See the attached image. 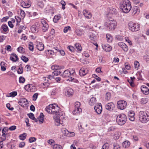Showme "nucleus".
Returning a JSON list of instances; mask_svg holds the SVG:
<instances>
[{"instance_id":"21","label":"nucleus","mask_w":149,"mask_h":149,"mask_svg":"<svg viewBox=\"0 0 149 149\" xmlns=\"http://www.w3.org/2000/svg\"><path fill=\"white\" fill-rule=\"evenodd\" d=\"M103 49L106 52L110 51L112 49V47L109 45L107 44L103 45H102Z\"/></svg>"},{"instance_id":"9","label":"nucleus","mask_w":149,"mask_h":149,"mask_svg":"<svg viewBox=\"0 0 149 149\" xmlns=\"http://www.w3.org/2000/svg\"><path fill=\"white\" fill-rule=\"evenodd\" d=\"M31 29L32 32L37 33L40 31V24L37 22H36L31 26Z\"/></svg>"},{"instance_id":"48","label":"nucleus","mask_w":149,"mask_h":149,"mask_svg":"<svg viewBox=\"0 0 149 149\" xmlns=\"http://www.w3.org/2000/svg\"><path fill=\"white\" fill-rule=\"evenodd\" d=\"M26 134L24 133L19 136V139L22 140H24L26 138Z\"/></svg>"},{"instance_id":"13","label":"nucleus","mask_w":149,"mask_h":149,"mask_svg":"<svg viewBox=\"0 0 149 149\" xmlns=\"http://www.w3.org/2000/svg\"><path fill=\"white\" fill-rule=\"evenodd\" d=\"M18 104L23 107H26L28 106V101L25 98H21L18 102Z\"/></svg>"},{"instance_id":"15","label":"nucleus","mask_w":149,"mask_h":149,"mask_svg":"<svg viewBox=\"0 0 149 149\" xmlns=\"http://www.w3.org/2000/svg\"><path fill=\"white\" fill-rule=\"evenodd\" d=\"M95 112L98 114H100L102 111V107L101 103H99L96 105L94 107Z\"/></svg>"},{"instance_id":"11","label":"nucleus","mask_w":149,"mask_h":149,"mask_svg":"<svg viewBox=\"0 0 149 149\" xmlns=\"http://www.w3.org/2000/svg\"><path fill=\"white\" fill-rule=\"evenodd\" d=\"M24 89L29 92H35L36 90V88L35 86L32 84H29L25 85Z\"/></svg>"},{"instance_id":"63","label":"nucleus","mask_w":149,"mask_h":149,"mask_svg":"<svg viewBox=\"0 0 149 149\" xmlns=\"http://www.w3.org/2000/svg\"><path fill=\"white\" fill-rule=\"evenodd\" d=\"M25 81L24 78L22 77H20L19 79V82L20 83H23Z\"/></svg>"},{"instance_id":"42","label":"nucleus","mask_w":149,"mask_h":149,"mask_svg":"<svg viewBox=\"0 0 149 149\" xmlns=\"http://www.w3.org/2000/svg\"><path fill=\"white\" fill-rule=\"evenodd\" d=\"M61 18V16L60 15H56L53 19V21L56 23Z\"/></svg>"},{"instance_id":"41","label":"nucleus","mask_w":149,"mask_h":149,"mask_svg":"<svg viewBox=\"0 0 149 149\" xmlns=\"http://www.w3.org/2000/svg\"><path fill=\"white\" fill-rule=\"evenodd\" d=\"M75 45L77 50L79 52H81L82 49V48L81 45L79 43H76L75 44Z\"/></svg>"},{"instance_id":"56","label":"nucleus","mask_w":149,"mask_h":149,"mask_svg":"<svg viewBox=\"0 0 149 149\" xmlns=\"http://www.w3.org/2000/svg\"><path fill=\"white\" fill-rule=\"evenodd\" d=\"M111 94L109 92L107 93L106 94V99L107 101L109 100L111 98Z\"/></svg>"},{"instance_id":"1","label":"nucleus","mask_w":149,"mask_h":149,"mask_svg":"<svg viewBox=\"0 0 149 149\" xmlns=\"http://www.w3.org/2000/svg\"><path fill=\"white\" fill-rule=\"evenodd\" d=\"M120 5V9L125 13H128L132 8L131 2L129 0H123Z\"/></svg>"},{"instance_id":"22","label":"nucleus","mask_w":149,"mask_h":149,"mask_svg":"<svg viewBox=\"0 0 149 149\" xmlns=\"http://www.w3.org/2000/svg\"><path fill=\"white\" fill-rule=\"evenodd\" d=\"M132 15H134L138 14L140 12L139 8L137 6H134L132 8Z\"/></svg>"},{"instance_id":"10","label":"nucleus","mask_w":149,"mask_h":149,"mask_svg":"<svg viewBox=\"0 0 149 149\" xmlns=\"http://www.w3.org/2000/svg\"><path fill=\"white\" fill-rule=\"evenodd\" d=\"M69 70L70 72V77L67 79V81H73L74 82L77 83L78 82L77 80L73 77V76L76 75L75 70H74L70 69Z\"/></svg>"},{"instance_id":"27","label":"nucleus","mask_w":149,"mask_h":149,"mask_svg":"<svg viewBox=\"0 0 149 149\" xmlns=\"http://www.w3.org/2000/svg\"><path fill=\"white\" fill-rule=\"evenodd\" d=\"M89 37L92 41H95L97 39L96 35L93 33H90Z\"/></svg>"},{"instance_id":"55","label":"nucleus","mask_w":149,"mask_h":149,"mask_svg":"<svg viewBox=\"0 0 149 149\" xmlns=\"http://www.w3.org/2000/svg\"><path fill=\"white\" fill-rule=\"evenodd\" d=\"M81 105V104L80 102L78 101L74 103L75 108L77 109L81 108L80 107Z\"/></svg>"},{"instance_id":"51","label":"nucleus","mask_w":149,"mask_h":149,"mask_svg":"<svg viewBox=\"0 0 149 149\" xmlns=\"http://www.w3.org/2000/svg\"><path fill=\"white\" fill-rule=\"evenodd\" d=\"M144 60L148 63H149V55L146 54L143 56Z\"/></svg>"},{"instance_id":"61","label":"nucleus","mask_w":149,"mask_h":149,"mask_svg":"<svg viewBox=\"0 0 149 149\" xmlns=\"http://www.w3.org/2000/svg\"><path fill=\"white\" fill-rule=\"evenodd\" d=\"M27 115L32 120H33V119H35V118L34 117V115L33 113H28Z\"/></svg>"},{"instance_id":"30","label":"nucleus","mask_w":149,"mask_h":149,"mask_svg":"<svg viewBox=\"0 0 149 149\" xmlns=\"http://www.w3.org/2000/svg\"><path fill=\"white\" fill-rule=\"evenodd\" d=\"M62 77L63 78H70V72L68 70H65L63 74L62 75Z\"/></svg>"},{"instance_id":"5","label":"nucleus","mask_w":149,"mask_h":149,"mask_svg":"<svg viewBox=\"0 0 149 149\" xmlns=\"http://www.w3.org/2000/svg\"><path fill=\"white\" fill-rule=\"evenodd\" d=\"M116 121L118 125H122L125 123L127 121L126 116L123 113L120 114L117 116Z\"/></svg>"},{"instance_id":"49","label":"nucleus","mask_w":149,"mask_h":149,"mask_svg":"<svg viewBox=\"0 0 149 149\" xmlns=\"http://www.w3.org/2000/svg\"><path fill=\"white\" fill-rule=\"evenodd\" d=\"M37 5L41 8H42L44 7V4L42 0H39L37 3Z\"/></svg>"},{"instance_id":"39","label":"nucleus","mask_w":149,"mask_h":149,"mask_svg":"<svg viewBox=\"0 0 149 149\" xmlns=\"http://www.w3.org/2000/svg\"><path fill=\"white\" fill-rule=\"evenodd\" d=\"M148 100L146 98H143L141 100L140 103L142 104H145L148 102Z\"/></svg>"},{"instance_id":"19","label":"nucleus","mask_w":149,"mask_h":149,"mask_svg":"<svg viewBox=\"0 0 149 149\" xmlns=\"http://www.w3.org/2000/svg\"><path fill=\"white\" fill-rule=\"evenodd\" d=\"M73 89L70 88H68L66 89L65 95L68 97H70L73 95Z\"/></svg>"},{"instance_id":"12","label":"nucleus","mask_w":149,"mask_h":149,"mask_svg":"<svg viewBox=\"0 0 149 149\" xmlns=\"http://www.w3.org/2000/svg\"><path fill=\"white\" fill-rule=\"evenodd\" d=\"M117 12L114 8H109L108 10V15L109 17L113 16L117 14Z\"/></svg>"},{"instance_id":"40","label":"nucleus","mask_w":149,"mask_h":149,"mask_svg":"<svg viewBox=\"0 0 149 149\" xmlns=\"http://www.w3.org/2000/svg\"><path fill=\"white\" fill-rule=\"evenodd\" d=\"M75 33L76 35L79 36H81L84 34L82 30L77 29L75 31Z\"/></svg>"},{"instance_id":"17","label":"nucleus","mask_w":149,"mask_h":149,"mask_svg":"<svg viewBox=\"0 0 149 149\" xmlns=\"http://www.w3.org/2000/svg\"><path fill=\"white\" fill-rule=\"evenodd\" d=\"M142 92L145 95H148L149 94V89L148 88L145 86H142L141 87Z\"/></svg>"},{"instance_id":"44","label":"nucleus","mask_w":149,"mask_h":149,"mask_svg":"<svg viewBox=\"0 0 149 149\" xmlns=\"http://www.w3.org/2000/svg\"><path fill=\"white\" fill-rule=\"evenodd\" d=\"M58 113H59L58 114V113H56V116H59V117H60V118H61V119L63 118L65 116V113L63 112H59Z\"/></svg>"},{"instance_id":"14","label":"nucleus","mask_w":149,"mask_h":149,"mask_svg":"<svg viewBox=\"0 0 149 149\" xmlns=\"http://www.w3.org/2000/svg\"><path fill=\"white\" fill-rule=\"evenodd\" d=\"M31 4V2L29 0L22 1L21 2V6L24 8H28L30 7Z\"/></svg>"},{"instance_id":"53","label":"nucleus","mask_w":149,"mask_h":149,"mask_svg":"<svg viewBox=\"0 0 149 149\" xmlns=\"http://www.w3.org/2000/svg\"><path fill=\"white\" fill-rule=\"evenodd\" d=\"M134 66L135 69H136V70H138L139 66V62L137 61H135L134 63Z\"/></svg>"},{"instance_id":"34","label":"nucleus","mask_w":149,"mask_h":149,"mask_svg":"<svg viewBox=\"0 0 149 149\" xmlns=\"http://www.w3.org/2000/svg\"><path fill=\"white\" fill-rule=\"evenodd\" d=\"M130 145V142L128 141H126L122 143V146L123 148H128Z\"/></svg>"},{"instance_id":"26","label":"nucleus","mask_w":149,"mask_h":149,"mask_svg":"<svg viewBox=\"0 0 149 149\" xmlns=\"http://www.w3.org/2000/svg\"><path fill=\"white\" fill-rule=\"evenodd\" d=\"M37 48L40 51H42L44 50V45L41 42H38L36 45Z\"/></svg>"},{"instance_id":"23","label":"nucleus","mask_w":149,"mask_h":149,"mask_svg":"<svg viewBox=\"0 0 149 149\" xmlns=\"http://www.w3.org/2000/svg\"><path fill=\"white\" fill-rule=\"evenodd\" d=\"M54 119L55 120V125L58 126L61 124L60 120L61 118L59 116H56L55 115L54 116Z\"/></svg>"},{"instance_id":"28","label":"nucleus","mask_w":149,"mask_h":149,"mask_svg":"<svg viewBox=\"0 0 149 149\" xmlns=\"http://www.w3.org/2000/svg\"><path fill=\"white\" fill-rule=\"evenodd\" d=\"M63 68V66H59L57 65H54L52 66L51 67V69L54 70L56 71L59 70H60Z\"/></svg>"},{"instance_id":"37","label":"nucleus","mask_w":149,"mask_h":149,"mask_svg":"<svg viewBox=\"0 0 149 149\" xmlns=\"http://www.w3.org/2000/svg\"><path fill=\"white\" fill-rule=\"evenodd\" d=\"M1 29L5 32H6L8 31V26L6 24L2 25L1 26Z\"/></svg>"},{"instance_id":"16","label":"nucleus","mask_w":149,"mask_h":149,"mask_svg":"<svg viewBox=\"0 0 149 149\" xmlns=\"http://www.w3.org/2000/svg\"><path fill=\"white\" fill-rule=\"evenodd\" d=\"M118 45L124 52H127L128 51V47L125 43L122 42H119L118 43Z\"/></svg>"},{"instance_id":"29","label":"nucleus","mask_w":149,"mask_h":149,"mask_svg":"<svg viewBox=\"0 0 149 149\" xmlns=\"http://www.w3.org/2000/svg\"><path fill=\"white\" fill-rule=\"evenodd\" d=\"M46 11L48 13L53 14L55 11V9L53 7L48 6L46 8Z\"/></svg>"},{"instance_id":"43","label":"nucleus","mask_w":149,"mask_h":149,"mask_svg":"<svg viewBox=\"0 0 149 149\" xmlns=\"http://www.w3.org/2000/svg\"><path fill=\"white\" fill-rule=\"evenodd\" d=\"M6 63L4 62H1V69L2 71H4L6 70V68L5 66Z\"/></svg>"},{"instance_id":"54","label":"nucleus","mask_w":149,"mask_h":149,"mask_svg":"<svg viewBox=\"0 0 149 149\" xmlns=\"http://www.w3.org/2000/svg\"><path fill=\"white\" fill-rule=\"evenodd\" d=\"M29 49L33 51V50L34 47L33 43L31 42H30L29 45Z\"/></svg>"},{"instance_id":"64","label":"nucleus","mask_w":149,"mask_h":149,"mask_svg":"<svg viewBox=\"0 0 149 149\" xmlns=\"http://www.w3.org/2000/svg\"><path fill=\"white\" fill-rule=\"evenodd\" d=\"M114 149H120V145L117 144H113Z\"/></svg>"},{"instance_id":"59","label":"nucleus","mask_w":149,"mask_h":149,"mask_svg":"<svg viewBox=\"0 0 149 149\" xmlns=\"http://www.w3.org/2000/svg\"><path fill=\"white\" fill-rule=\"evenodd\" d=\"M20 12L21 18L22 19L24 18L25 16V13L24 11L22 9H20Z\"/></svg>"},{"instance_id":"2","label":"nucleus","mask_w":149,"mask_h":149,"mask_svg":"<svg viewBox=\"0 0 149 149\" xmlns=\"http://www.w3.org/2000/svg\"><path fill=\"white\" fill-rule=\"evenodd\" d=\"M59 107L56 104H51L46 107V111L48 113L52 114L58 113L59 111Z\"/></svg>"},{"instance_id":"4","label":"nucleus","mask_w":149,"mask_h":149,"mask_svg":"<svg viewBox=\"0 0 149 149\" xmlns=\"http://www.w3.org/2000/svg\"><path fill=\"white\" fill-rule=\"evenodd\" d=\"M139 119L142 123H146L149 121V115L147 111H141L139 113Z\"/></svg>"},{"instance_id":"47","label":"nucleus","mask_w":149,"mask_h":149,"mask_svg":"<svg viewBox=\"0 0 149 149\" xmlns=\"http://www.w3.org/2000/svg\"><path fill=\"white\" fill-rule=\"evenodd\" d=\"M61 131L65 136H66L68 133V131L65 128H63L61 129Z\"/></svg>"},{"instance_id":"60","label":"nucleus","mask_w":149,"mask_h":149,"mask_svg":"<svg viewBox=\"0 0 149 149\" xmlns=\"http://www.w3.org/2000/svg\"><path fill=\"white\" fill-rule=\"evenodd\" d=\"M23 68L22 66H20L17 71V73L18 74H21L23 73Z\"/></svg>"},{"instance_id":"57","label":"nucleus","mask_w":149,"mask_h":149,"mask_svg":"<svg viewBox=\"0 0 149 149\" xmlns=\"http://www.w3.org/2000/svg\"><path fill=\"white\" fill-rule=\"evenodd\" d=\"M61 73V72L59 70L54 71L52 72V74L53 75L56 76L60 74Z\"/></svg>"},{"instance_id":"6","label":"nucleus","mask_w":149,"mask_h":149,"mask_svg":"<svg viewBox=\"0 0 149 149\" xmlns=\"http://www.w3.org/2000/svg\"><path fill=\"white\" fill-rule=\"evenodd\" d=\"M128 26L129 29L132 32L137 31L140 29V26L139 24L132 22L128 23Z\"/></svg>"},{"instance_id":"20","label":"nucleus","mask_w":149,"mask_h":149,"mask_svg":"<svg viewBox=\"0 0 149 149\" xmlns=\"http://www.w3.org/2000/svg\"><path fill=\"white\" fill-rule=\"evenodd\" d=\"M83 13L84 16L87 19H90L92 17L91 13L86 10H84L83 11Z\"/></svg>"},{"instance_id":"58","label":"nucleus","mask_w":149,"mask_h":149,"mask_svg":"<svg viewBox=\"0 0 149 149\" xmlns=\"http://www.w3.org/2000/svg\"><path fill=\"white\" fill-rule=\"evenodd\" d=\"M109 146V144L106 143L103 145L102 149H108Z\"/></svg>"},{"instance_id":"7","label":"nucleus","mask_w":149,"mask_h":149,"mask_svg":"<svg viewBox=\"0 0 149 149\" xmlns=\"http://www.w3.org/2000/svg\"><path fill=\"white\" fill-rule=\"evenodd\" d=\"M41 29L42 31L45 32L47 31L49 28V25L45 19H41L40 20Z\"/></svg>"},{"instance_id":"45","label":"nucleus","mask_w":149,"mask_h":149,"mask_svg":"<svg viewBox=\"0 0 149 149\" xmlns=\"http://www.w3.org/2000/svg\"><path fill=\"white\" fill-rule=\"evenodd\" d=\"M53 149H62V146L60 145L54 144L53 146Z\"/></svg>"},{"instance_id":"25","label":"nucleus","mask_w":149,"mask_h":149,"mask_svg":"<svg viewBox=\"0 0 149 149\" xmlns=\"http://www.w3.org/2000/svg\"><path fill=\"white\" fill-rule=\"evenodd\" d=\"M10 59L13 62H16L18 60L17 56L15 53L11 54Z\"/></svg>"},{"instance_id":"50","label":"nucleus","mask_w":149,"mask_h":149,"mask_svg":"<svg viewBox=\"0 0 149 149\" xmlns=\"http://www.w3.org/2000/svg\"><path fill=\"white\" fill-rule=\"evenodd\" d=\"M17 94V93L16 91H13L9 94L8 97H14Z\"/></svg>"},{"instance_id":"8","label":"nucleus","mask_w":149,"mask_h":149,"mask_svg":"<svg viewBox=\"0 0 149 149\" xmlns=\"http://www.w3.org/2000/svg\"><path fill=\"white\" fill-rule=\"evenodd\" d=\"M127 105V102L123 100H120L117 102V107L120 110H122L125 109L126 108Z\"/></svg>"},{"instance_id":"46","label":"nucleus","mask_w":149,"mask_h":149,"mask_svg":"<svg viewBox=\"0 0 149 149\" xmlns=\"http://www.w3.org/2000/svg\"><path fill=\"white\" fill-rule=\"evenodd\" d=\"M17 51L21 53H24L25 51V49L21 47H19L17 49Z\"/></svg>"},{"instance_id":"35","label":"nucleus","mask_w":149,"mask_h":149,"mask_svg":"<svg viewBox=\"0 0 149 149\" xmlns=\"http://www.w3.org/2000/svg\"><path fill=\"white\" fill-rule=\"evenodd\" d=\"M96 101V98L93 97L90 99L89 103L90 105L93 106L95 104Z\"/></svg>"},{"instance_id":"52","label":"nucleus","mask_w":149,"mask_h":149,"mask_svg":"<svg viewBox=\"0 0 149 149\" xmlns=\"http://www.w3.org/2000/svg\"><path fill=\"white\" fill-rule=\"evenodd\" d=\"M55 53H56V52H54V51L51 50H47V54L50 55L52 56Z\"/></svg>"},{"instance_id":"24","label":"nucleus","mask_w":149,"mask_h":149,"mask_svg":"<svg viewBox=\"0 0 149 149\" xmlns=\"http://www.w3.org/2000/svg\"><path fill=\"white\" fill-rule=\"evenodd\" d=\"M128 114L129 120L132 121H134V112L132 111H130Z\"/></svg>"},{"instance_id":"32","label":"nucleus","mask_w":149,"mask_h":149,"mask_svg":"<svg viewBox=\"0 0 149 149\" xmlns=\"http://www.w3.org/2000/svg\"><path fill=\"white\" fill-rule=\"evenodd\" d=\"M88 72L87 70L84 69H81L79 71V74L81 76H83L85 75Z\"/></svg>"},{"instance_id":"3","label":"nucleus","mask_w":149,"mask_h":149,"mask_svg":"<svg viewBox=\"0 0 149 149\" xmlns=\"http://www.w3.org/2000/svg\"><path fill=\"white\" fill-rule=\"evenodd\" d=\"M117 22L113 19L107 20L105 22L104 26L109 31H113L115 29L117 26Z\"/></svg>"},{"instance_id":"33","label":"nucleus","mask_w":149,"mask_h":149,"mask_svg":"<svg viewBox=\"0 0 149 149\" xmlns=\"http://www.w3.org/2000/svg\"><path fill=\"white\" fill-rule=\"evenodd\" d=\"M135 78L134 77H130V79H128L127 80L128 82L130 84V85L133 87L134 86L135 84L134 82V81L135 79Z\"/></svg>"},{"instance_id":"18","label":"nucleus","mask_w":149,"mask_h":149,"mask_svg":"<svg viewBox=\"0 0 149 149\" xmlns=\"http://www.w3.org/2000/svg\"><path fill=\"white\" fill-rule=\"evenodd\" d=\"M114 107V104L112 102L109 103L105 105L106 109L109 111L113 110Z\"/></svg>"},{"instance_id":"31","label":"nucleus","mask_w":149,"mask_h":149,"mask_svg":"<svg viewBox=\"0 0 149 149\" xmlns=\"http://www.w3.org/2000/svg\"><path fill=\"white\" fill-rule=\"evenodd\" d=\"M82 109L81 108L77 109L75 108L74 109L73 111V113L74 115H77L81 112Z\"/></svg>"},{"instance_id":"62","label":"nucleus","mask_w":149,"mask_h":149,"mask_svg":"<svg viewBox=\"0 0 149 149\" xmlns=\"http://www.w3.org/2000/svg\"><path fill=\"white\" fill-rule=\"evenodd\" d=\"M21 58L22 61L25 63L27 62L29 60L28 58L24 56H22L21 57Z\"/></svg>"},{"instance_id":"38","label":"nucleus","mask_w":149,"mask_h":149,"mask_svg":"<svg viewBox=\"0 0 149 149\" xmlns=\"http://www.w3.org/2000/svg\"><path fill=\"white\" fill-rule=\"evenodd\" d=\"M106 36L107 42L109 43L112 42L113 38L111 35L110 34L108 33L106 34Z\"/></svg>"},{"instance_id":"36","label":"nucleus","mask_w":149,"mask_h":149,"mask_svg":"<svg viewBox=\"0 0 149 149\" xmlns=\"http://www.w3.org/2000/svg\"><path fill=\"white\" fill-rule=\"evenodd\" d=\"M44 115L43 113H41L40 115L38 117L39 121L40 123L41 124L43 123V121L44 120Z\"/></svg>"}]
</instances>
